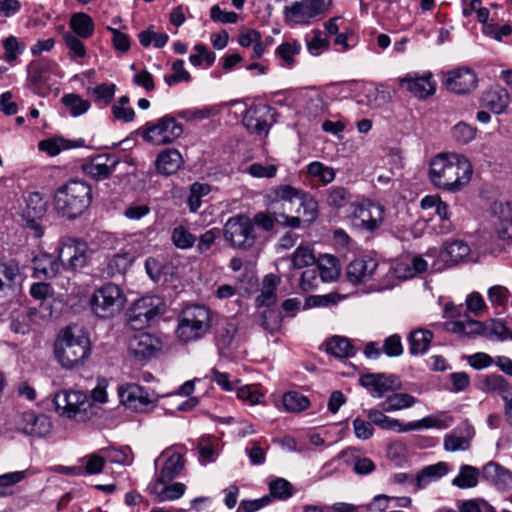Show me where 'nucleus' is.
Returning a JSON list of instances; mask_svg holds the SVG:
<instances>
[{
    "instance_id": "obj_1",
    "label": "nucleus",
    "mask_w": 512,
    "mask_h": 512,
    "mask_svg": "<svg viewBox=\"0 0 512 512\" xmlns=\"http://www.w3.org/2000/svg\"><path fill=\"white\" fill-rule=\"evenodd\" d=\"M472 165L463 155L456 153H439L429 164L428 177L438 189L456 192L471 179Z\"/></svg>"
},
{
    "instance_id": "obj_2",
    "label": "nucleus",
    "mask_w": 512,
    "mask_h": 512,
    "mask_svg": "<svg viewBox=\"0 0 512 512\" xmlns=\"http://www.w3.org/2000/svg\"><path fill=\"white\" fill-rule=\"evenodd\" d=\"M92 201L91 187L79 180L69 181L59 186L53 197L56 212L67 219H75L83 214Z\"/></svg>"
},
{
    "instance_id": "obj_3",
    "label": "nucleus",
    "mask_w": 512,
    "mask_h": 512,
    "mask_svg": "<svg viewBox=\"0 0 512 512\" xmlns=\"http://www.w3.org/2000/svg\"><path fill=\"white\" fill-rule=\"evenodd\" d=\"M216 313L204 305H190L178 316L176 335L184 343L204 338L212 328Z\"/></svg>"
},
{
    "instance_id": "obj_4",
    "label": "nucleus",
    "mask_w": 512,
    "mask_h": 512,
    "mask_svg": "<svg viewBox=\"0 0 512 512\" xmlns=\"http://www.w3.org/2000/svg\"><path fill=\"white\" fill-rule=\"evenodd\" d=\"M89 338L77 328H66L55 343V355L63 368L73 369L90 355Z\"/></svg>"
},
{
    "instance_id": "obj_5",
    "label": "nucleus",
    "mask_w": 512,
    "mask_h": 512,
    "mask_svg": "<svg viewBox=\"0 0 512 512\" xmlns=\"http://www.w3.org/2000/svg\"><path fill=\"white\" fill-rule=\"evenodd\" d=\"M126 297L114 283L96 289L90 299L92 312L99 318H112L124 308Z\"/></svg>"
},
{
    "instance_id": "obj_6",
    "label": "nucleus",
    "mask_w": 512,
    "mask_h": 512,
    "mask_svg": "<svg viewBox=\"0 0 512 512\" xmlns=\"http://www.w3.org/2000/svg\"><path fill=\"white\" fill-rule=\"evenodd\" d=\"M145 142L155 146L173 143L183 134V127L171 115H165L155 121H148L140 128Z\"/></svg>"
},
{
    "instance_id": "obj_7",
    "label": "nucleus",
    "mask_w": 512,
    "mask_h": 512,
    "mask_svg": "<svg viewBox=\"0 0 512 512\" xmlns=\"http://www.w3.org/2000/svg\"><path fill=\"white\" fill-rule=\"evenodd\" d=\"M91 254L88 243L81 238L65 236L59 241L58 259L67 270L77 271L84 268Z\"/></svg>"
},
{
    "instance_id": "obj_8",
    "label": "nucleus",
    "mask_w": 512,
    "mask_h": 512,
    "mask_svg": "<svg viewBox=\"0 0 512 512\" xmlns=\"http://www.w3.org/2000/svg\"><path fill=\"white\" fill-rule=\"evenodd\" d=\"M368 419L376 426L383 430L395 431L398 433L409 432L414 430H423L428 428H446L447 425L443 420L433 416L424 417L417 421L402 423L398 419L386 416L378 409H370L367 412Z\"/></svg>"
},
{
    "instance_id": "obj_9",
    "label": "nucleus",
    "mask_w": 512,
    "mask_h": 512,
    "mask_svg": "<svg viewBox=\"0 0 512 512\" xmlns=\"http://www.w3.org/2000/svg\"><path fill=\"white\" fill-rule=\"evenodd\" d=\"M223 233L231 246L243 250L250 249L256 241L253 222L245 215L229 218L224 225Z\"/></svg>"
},
{
    "instance_id": "obj_10",
    "label": "nucleus",
    "mask_w": 512,
    "mask_h": 512,
    "mask_svg": "<svg viewBox=\"0 0 512 512\" xmlns=\"http://www.w3.org/2000/svg\"><path fill=\"white\" fill-rule=\"evenodd\" d=\"M164 311L165 304L160 297H143L137 300L127 312L128 323L133 329L140 330Z\"/></svg>"
},
{
    "instance_id": "obj_11",
    "label": "nucleus",
    "mask_w": 512,
    "mask_h": 512,
    "mask_svg": "<svg viewBox=\"0 0 512 512\" xmlns=\"http://www.w3.org/2000/svg\"><path fill=\"white\" fill-rule=\"evenodd\" d=\"M120 402L136 412H146L149 406L155 407L158 395L135 383H126L118 387Z\"/></svg>"
},
{
    "instance_id": "obj_12",
    "label": "nucleus",
    "mask_w": 512,
    "mask_h": 512,
    "mask_svg": "<svg viewBox=\"0 0 512 512\" xmlns=\"http://www.w3.org/2000/svg\"><path fill=\"white\" fill-rule=\"evenodd\" d=\"M276 110L267 104L250 106L243 117V125L252 134L267 135L276 123Z\"/></svg>"
},
{
    "instance_id": "obj_13",
    "label": "nucleus",
    "mask_w": 512,
    "mask_h": 512,
    "mask_svg": "<svg viewBox=\"0 0 512 512\" xmlns=\"http://www.w3.org/2000/svg\"><path fill=\"white\" fill-rule=\"evenodd\" d=\"M384 221V207L372 201L358 204L353 211V223L366 231L379 229Z\"/></svg>"
},
{
    "instance_id": "obj_14",
    "label": "nucleus",
    "mask_w": 512,
    "mask_h": 512,
    "mask_svg": "<svg viewBox=\"0 0 512 512\" xmlns=\"http://www.w3.org/2000/svg\"><path fill=\"white\" fill-rule=\"evenodd\" d=\"M119 163L120 159L117 155L103 153L86 160L81 165V169L89 178L102 181L112 175Z\"/></svg>"
},
{
    "instance_id": "obj_15",
    "label": "nucleus",
    "mask_w": 512,
    "mask_h": 512,
    "mask_svg": "<svg viewBox=\"0 0 512 512\" xmlns=\"http://www.w3.org/2000/svg\"><path fill=\"white\" fill-rule=\"evenodd\" d=\"M215 343L221 356H229L234 348L238 323L234 318L215 316Z\"/></svg>"
},
{
    "instance_id": "obj_16",
    "label": "nucleus",
    "mask_w": 512,
    "mask_h": 512,
    "mask_svg": "<svg viewBox=\"0 0 512 512\" xmlns=\"http://www.w3.org/2000/svg\"><path fill=\"white\" fill-rule=\"evenodd\" d=\"M399 84L411 95L420 100L427 99L436 91V83L432 80V74L430 72L424 74L416 72L408 73L403 78L399 79Z\"/></svg>"
},
{
    "instance_id": "obj_17",
    "label": "nucleus",
    "mask_w": 512,
    "mask_h": 512,
    "mask_svg": "<svg viewBox=\"0 0 512 512\" xmlns=\"http://www.w3.org/2000/svg\"><path fill=\"white\" fill-rule=\"evenodd\" d=\"M359 382L360 385L366 388L374 398H381L388 392L400 389V382L391 374H365L360 377Z\"/></svg>"
},
{
    "instance_id": "obj_18",
    "label": "nucleus",
    "mask_w": 512,
    "mask_h": 512,
    "mask_svg": "<svg viewBox=\"0 0 512 512\" xmlns=\"http://www.w3.org/2000/svg\"><path fill=\"white\" fill-rule=\"evenodd\" d=\"M26 206L23 209L22 217L26 221L27 226L35 231L37 237L43 235V228L38 223L47 210V202L39 192L30 193L26 200Z\"/></svg>"
},
{
    "instance_id": "obj_19",
    "label": "nucleus",
    "mask_w": 512,
    "mask_h": 512,
    "mask_svg": "<svg viewBox=\"0 0 512 512\" xmlns=\"http://www.w3.org/2000/svg\"><path fill=\"white\" fill-rule=\"evenodd\" d=\"M54 403L57 411L68 418L75 417L88 404L86 394L81 391H61L55 395Z\"/></svg>"
},
{
    "instance_id": "obj_20",
    "label": "nucleus",
    "mask_w": 512,
    "mask_h": 512,
    "mask_svg": "<svg viewBox=\"0 0 512 512\" xmlns=\"http://www.w3.org/2000/svg\"><path fill=\"white\" fill-rule=\"evenodd\" d=\"M18 429L24 434L42 437L51 430V422L44 414H36L32 411L21 413L16 421Z\"/></svg>"
},
{
    "instance_id": "obj_21",
    "label": "nucleus",
    "mask_w": 512,
    "mask_h": 512,
    "mask_svg": "<svg viewBox=\"0 0 512 512\" xmlns=\"http://www.w3.org/2000/svg\"><path fill=\"white\" fill-rule=\"evenodd\" d=\"M445 86L456 94H466L476 88L477 76L470 68H458L447 73Z\"/></svg>"
},
{
    "instance_id": "obj_22",
    "label": "nucleus",
    "mask_w": 512,
    "mask_h": 512,
    "mask_svg": "<svg viewBox=\"0 0 512 512\" xmlns=\"http://www.w3.org/2000/svg\"><path fill=\"white\" fill-rule=\"evenodd\" d=\"M160 459H164L163 466L161 467L156 480L161 482H170L177 477L184 468L185 461L183 455L172 449H165L159 458L155 460V465L158 464Z\"/></svg>"
},
{
    "instance_id": "obj_23",
    "label": "nucleus",
    "mask_w": 512,
    "mask_h": 512,
    "mask_svg": "<svg viewBox=\"0 0 512 512\" xmlns=\"http://www.w3.org/2000/svg\"><path fill=\"white\" fill-rule=\"evenodd\" d=\"M128 349L136 358H150L160 349V340L149 333L139 332L130 338Z\"/></svg>"
},
{
    "instance_id": "obj_24",
    "label": "nucleus",
    "mask_w": 512,
    "mask_h": 512,
    "mask_svg": "<svg viewBox=\"0 0 512 512\" xmlns=\"http://www.w3.org/2000/svg\"><path fill=\"white\" fill-rule=\"evenodd\" d=\"M482 477L500 491L512 489V472L496 462L484 465Z\"/></svg>"
},
{
    "instance_id": "obj_25",
    "label": "nucleus",
    "mask_w": 512,
    "mask_h": 512,
    "mask_svg": "<svg viewBox=\"0 0 512 512\" xmlns=\"http://www.w3.org/2000/svg\"><path fill=\"white\" fill-rule=\"evenodd\" d=\"M377 266V261L371 257L354 259L347 266V278L351 283L358 284L369 278L376 270Z\"/></svg>"
},
{
    "instance_id": "obj_26",
    "label": "nucleus",
    "mask_w": 512,
    "mask_h": 512,
    "mask_svg": "<svg viewBox=\"0 0 512 512\" xmlns=\"http://www.w3.org/2000/svg\"><path fill=\"white\" fill-rule=\"evenodd\" d=\"M34 276L36 278L51 279L57 276L62 266L59 259L46 253L35 256L32 260Z\"/></svg>"
},
{
    "instance_id": "obj_27",
    "label": "nucleus",
    "mask_w": 512,
    "mask_h": 512,
    "mask_svg": "<svg viewBox=\"0 0 512 512\" xmlns=\"http://www.w3.org/2000/svg\"><path fill=\"white\" fill-rule=\"evenodd\" d=\"M483 105L495 114H502L510 103V95L503 87H496L486 91L482 96Z\"/></svg>"
},
{
    "instance_id": "obj_28",
    "label": "nucleus",
    "mask_w": 512,
    "mask_h": 512,
    "mask_svg": "<svg viewBox=\"0 0 512 512\" xmlns=\"http://www.w3.org/2000/svg\"><path fill=\"white\" fill-rule=\"evenodd\" d=\"M183 164L182 156L177 149H167L156 159V168L163 175L176 173Z\"/></svg>"
},
{
    "instance_id": "obj_29",
    "label": "nucleus",
    "mask_w": 512,
    "mask_h": 512,
    "mask_svg": "<svg viewBox=\"0 0 512 512\" xmlns=\"http://www.w3.org/2000/svg\"><path fill=\"white\" fill-rule=\"evenodd\" d=\"M433 340V333L424 328L411 331L408 335L409 353L413 356L425 354Z\"/></svg>"
},
{
    "instance_id": "obj_30",
    "label": "nucleus",
    "mask_w": 512,
    "mask_h": 512,
    "mask_svg": "<svg viewBox=\"0 0 512 512\" xmlns=\"http://www.w3.org/2000/svg\"><path fill=\"white\" fill-rule=\"evenodd\" d=\"M168 482L156 480L150 486V490L158 497L159 501H173L183 496L186 486L181 482L168 485Z\"/></svg>"
},
{
    "instance_id": "obj_31",
    "label": "nucleus",
    "mask_w": 512,
    "mask_h": 512,
    "mask_svg": "<svg viewBox=\"0 0 512 512\" xmlns=\"http://www.w3.org/2000/svg\"><path fill=\"white\" fill-rule=\"evenodd\" d=\"M39 318V311L36 308H29L26 312L11 319L10 329L17 334H27L38 325Z\"/></svg>"
},
{
    "instance_id": "obj_32",
    "label": "nucleus",
    "mask_w": 512,
    "mask_h": 512,
    "mask_svg": "<svg viewBox=\"0 0 512 512\" xmlns=\"http://www.w3.org/2000/svg\"><path fill=\"white\" fill-rule=\"evenodd\" d=\"M285 20L290 24H308L313 18L307 0L294 2L291 6L284 8Z\"/></svg>"
},
{
    "instance_id": "obj_33",
    "label": "nucleus",
    "mask_w": 512,
    "mask_h": 512,
    "mask_svg": "<svg viewBox=\"0 0 512 512\" xmlns=\"http://www.w3.org/2000/svg\"><path fill=\"white\" fill-rule=\"evenodd\" d=\"M316 269L322 282H332L340 275L338 260L333 255L325 254L320 256L316 263Z\"/></svg>"
},
{
    "instance_id": "obj_34",
    "label": "nucleus",
    "mask_w": 512,
    "mask_h": 512,
    "mask_svg": "<svg viewBox=\"0 0 512 512\" xmlns=\"http://www.w3.org/2000/svg\"><path fill=\"white\" fill-rule=\"evenodd\" d=\"M391 101V94L382 86H368L364 89L363 97L358 100V103L365 104L372 108H378Z\"/></svg>"
},
{
    "instance_id": "obj_35",
    "label": "nucleus",
    "mask_w": 512,
    "mask_h": 512,
    "mask_svg": "<svg viewBox=\"0 0 512 512\" xmlns=\"http://www.w3.org/2000/svg\"><path fill=\"white\" fill-rule=\"evenodd\" d=\"M72 33L76 36L88 39L94 33V22L91 16L84 12L74 13L69 22Z\"/></svg>"
},
{
    "instance_id": "obj_36",
    "label": "nucleus",
    "mask_w": 512,
    "mask_h": 512,
    "mask_svg": "<svg viewBox=\"0 0 512 512\" xmlns=\"http://www.w3.org/2000/svg\"><path fill=\"white\" fill-rule=\"evenodd\" d=\"M448 465L445 462H438L434 465L424 467L416 477L419 489L426 487L431 481H435L448 473Z\"/></svg>"
},
{
    "instance_id": "obj_37",
    "label": "nucleus",
    "mask_w": 512,
    "mask_h": 512,
    "mask_svg": "<svg viewBox=\"0 0 512 512\" xmlns=\"http://www.w3.org/2000/svg\"><path fill=\"white\" fill-rule=\"evenodd\" d=\"M480 471L471 465H461L459 474L452 480V485L460 489L474 488L479 481Z\"/></svg>"
},
{
    "instance_id": "obj_38",
    "label": "nucleus",
    "mask_w": 512,
    "mask_h": 512,
    "mask_svg": "<svg viewBox=\"0 0 512 512\" xmlns=\"http://www.w3.org/2000/svg\"><path fill=\"white\" fill-rule=\"evenodd\" d=\"M416 402L417 399L408 393H393L386 397V399L380 404V407L385 412H394L409 408Z\"/></svg>"
},
{
    "instance_id": "obj_39",
    "label": "nucleus",
    "mask_w": 512,
    "mask_h": 512,
    "mask_svg": "<svg viewBox=\"0 0 512 512\" xmlns=\"http://www.w3.org/2000/svg\"><path fill=\"white\" fill-rule=\"evenodd\" d=\"M269 497L279 501H286L295 494L293 485L285 478H275L268 484Z\"/></svg>"
},
{
    "instance_id": "obj_40",
    "label": "nucleus",
    "mask_w": 512,
    "mask_h": 512,
    "mask_svg": "<svg viewBox=\"0 0 512 512\" xmlns=\"http://www.w3.org/2000/svg\"><path fill=\"white\" fill-rule=\"evenodd\" d=\"M471 438L472 433L470 431L467 432V435H463L455 429L445 435L443 442L444 449L449 452L466 451L470 448Z\"/></svg>"
},
{
    "instance_id": "obj_41",
    "label": "nucleus",
    "mask_w": 512,
    "mask_h": 512,
    "mask_svg": "<svg viewBox=\"0 0 512 512\" xmlns=\"http://www.w3.org/2000/svg\"><path fill=\"white\" fill-rule=\"evenodd\" d=\"M326 351L338 358H349L355 355V350L350 341L341 336H334L326 344Z\"/></svg>"
},
{
    "instance_id": "obj_42",
    "label": "nucleus",
    "mask_w": 512,
    "mask_h": 512,
    "mask_svg": "<svg viewBox=\"0 0 512 512\" xmlns=\"http://www.w3.org/2000/svg\"><path fill=\"white\" fill-rule=\"evenodd\" d=\"M292 265L295 269L309 268L313 266L317 258L312 247L308 244L299 245L291 255Z\"/></svg>"
},
{
    "instance_id": "obj_43",
    "label": "nucleus",
    "mask_w": 512,
    "mask_h": 512,
    "mask_svg": "<svg viewBox=\"0 0 512 512\" xmlns=\"http://www.w3.org/2000/svg\"><path fill=\"white\" fill-rule=\"evenodd\" d=\"M105 461L113 464L130 465L133 462L132 451L128 446L121 448L105 447L101 449Z\"/></svg>"
},
{
    "instance_id": "obj_44",
    "label": "nucleus",
    "mask_w": 512,
    "mask_h": 512,
    "mask_svg": "<svg viewBox=\"0 0 512 512\" xmlns=\"http://www.w3.org/2000/svg\"><path fill=\"white\" fill-rule=\"evenodd\" d=\"M301 51V44L297 40L281 43L275 51L276 56L283 61L286 67H292L295 63L294 57Z\"/></svg>"
},
{
    "instance_id": "obj_45",
    "label": "nucleus",
    "mask_w": 512,
    "mask_h": 512,
    "mask_svg": "<svg viewBox=\"0 0 512 512\" xmlns=\"http://www.w3.org/2000/svg\"><path fill=\"white\" fill-rule=\"evenodd\" d=\"M427 268V261L421 256H415L411 261V266L406 263H399L395 268V272L399 278L407 279L414 277L418 273L425 272Z\"/></svg>"
},
{
    "instance_id": "obj_46",
    "label": "nucleus",
    "mask_w": 512,
    "mask_h": 512,
    "mask_svg": "<svg viewBox=\"0 0 512 512\" xmlns=\"http://www.w3.org/2000/svg\"><path fill=\"white\" fill-rule=\"evenodd\" d=\"M299 203V207L296 212L299 215H302L303 222L310 224L312 223L318 216V203L317 201L308 195H302L297 200Z\"/></svg>"
},
{
    "instance_id": "obj_47",
    "label": "nucleus",
    "mask_w": 512,
    "mask_h": 512,
    "mask_svg": "<svg viewBox=\"0 0 512 512\" xmlns=\"http://www.w3.org/2000/svg\"><path fill=\"white\" fill-rule=\"evenodd\" d=\"M61 102L65 105L73 117L83 115L90 108L89 101L84 100L81 96L74 93L63 95Z\"/></svg>"
},
{
    "instance_id": "obj_48",
    "label": "nucleus",
    "mask_w": 512,
    "mask_h": 512,
    "mask_svg": "<svg viewBox=\"0 0 512 512\" xmlns=\"http://www.w3.org/2000/svg\"><path fill=\"white\" fill-rule=\"evenodd\" d=\"M282 403L286 411L296 413L308 408L309 400L297 391H289L283 395Z\"/></svg>"
},
{
    "instance_id": "obj_49",
    "label": "nucleus",
    "mask_w": 512,
    "mask_h": 512,
    "mask_svg": "<svg viewBox=\"0 0 512 512\" xmlns=\"http://www.w3.org/2000/svg\"><path fill=\"white\" fill-rule=\"evenodd\" d=\"M307 173L313 177L317 178L323 184H329L334 181L336 177L335 169L324 165L322 162L313 161L307 166Z\"/></svg>"
},
{
    "instance_id": "obj_50",
    "label": "nucleus",
    "mask_w": 512,
    "mask_h": 512,
    "mask_svg": "<svg viewBox=\"0 0 512 512\" xmlns=\"http://www.w3.org/2000/svg\"><path fill=\"white\" fill-rule=\"evenodd\" d=\"M130 99L128 96L123 95L112 105L111 112L116 120L123 121L125 123L132 122L135 118V111L128 104Z\"/></svg>"
},
{
    "instance_id": "obj_51",
    "label": "nucleus",
    "mask_w": 512,
    "mask_h": 512,
    "mask_svg": "<svg viewBox=\"0 0 512 512\" xmlns=\"http://www.w3.org/2000/svg\"><path fill=\"white\" fill-rule=\"evenodd\" d=\"M84 475H95L103 472L106 461L101 449L97 453H91L81 459Z\"/></svg>"
},
{
    "instance_id": "obj_52",
    "label": "nucleus",
    "mask_w": 512,
    "mask_h": 512,
    "mask_svg": "<svg viewBox=\"0 0 512 512\" xmlns=\"http://www.w3.org/2000/svg\"><path fill=\"white\" fill-rule=\"evenodd\" d=\"M39 149L49 156H56L63 150L73 147L72 142L63 137H52L39 142Z\"/></svg>"
},
{
    "instance_id": "obj_53",
    "label": "nucleus",
    "mask_w": 512,
    "mask_h": 512,
    "mask_svg": "<svg viewBox=\"0 0 512 512\" xmlns=\"http://www.w3.org/2000/svg\"><path fill=\"white\" fill-rule=\"evenodd\" d=\"M471 249L469 245L462 240H455L446 247L448 261L458 264L470 257Z\"/></svg>"
},
{
    "instance_id": "obj_54",
    "label": "nucleus",
    "mask_w": 512,
    "mask_h": 512,
    "mask_svg": "<svg viewBox=\"0 0 512 512\" xmlns=\"http://www.w3.org/2000/svg\"><path fill=\"white\" fill-rule=\"evenodd\" d=\"M477 129L465 122H459L451 129V136L458 144L471 142L476 136Z\"/></svg>"
},
{
    "instance_id": "obj_55",
    "label": "nucleus",
    "mask_w": 512,
    "mask_h": 512,
    "mask_svg": "<svg viewBox=\"0 0 512 512\" xmlns=\"http://www.w3.org/2000/svg\"><path fill=\"white\" fill-rule=\"evenodd\" d=\"M3 48V59L9 64H13L25 50V44L19 42L15 36H9L3 41Z\"/></svg>"
},
{
    "instance_id": "obj_56",
    "label": "nucleus",
    "mask_w": 512,
    "mask_h": 512,
    "mask_svg": "<svg viewBox=\"0 0 512 512\" xmlns=\"http://www.w3.org/2000/svg\"><path fill=\"white\" fill-rule=\"evenodd\" d=\"M171 239L173 244L179 249H189L193 247L196 237L184 226L175 227L172 231Z\"/></svg>"
},
{
    "instance_id": "obj_57",
    "label": "nucleus",
    "mask_w": 512,
    "mask_h": 512,
    "mask_svg": "<svg viewBox=\"0 0 512 512\" xmlns=\"http://www.w3.org/2000/svg\"><path fill=\"white\" fill-rule=\"evenodd\" d=\"M251 221L253 222V225H257L266 232L272 231L275 225L281 222L279 213L275 210L258 212L254 215L253 220Z\"/></svg>"
},
{
    "instance_id": "obj_58",
    "label": "nucleus",
    "mask_w": 512,
    "mask_h": 512,
    "mask_svg": "<svg viewBox=\"0 0 512 512\" xmlns=\"http://www.w3.org/2000/svg\"><path fill=\"white\" fill-rule=\"evenodd\" d=\"M116 85L114 83H102L90 90V95L97 103L108 105L114 98Z\"/></svg>"
},
{
    "instance_id": "obj_59",
    "label": "nucleus",
    "mask_w": 512,
    "mask_h": 512,
    "mask_svg": "<svg viewBox=\"0 0 512 512\" xmlns=\"http://www.w3.org/2000/svg\"><path fill=\"white\" fill-rule=\"evenodd\" d=\"M349 199L350 194L344 187H332L327 191L326 202L333 208L340 209L344 207Z\"/></svg>"
},
{
    "instance_id": "obj_60",
    "label": "nucleus",
    "mask_w": 512,
    "mask_h": 512,
    "mask_svg": "<svg viewBox=\"0 0 512 512\" xmlns=\"http://www.w3.org/2000/svg\"><path fill=\"white\" fill-rule=\"evenodd\" d=\"M510 385L507 380L501 375H489L484 380V389L489 393H497L502 397L509 390Z\"/></svg>"
},
{
    "instance_id": "obj_61",
    "label": "nucleus",
    "mask_w": 512,
    "mask_h": 512,
    "mask_svg": "<svg viewBox=\"0 0 512 512\" xmlns=\"http://www.w3.org/2000/svg\"><path fill=\"white\" fill-rule=\"evenodd\" d=\"M79 38L72 32H66L63 35L64 43L69 49V56L71 58H82L86 55L85 45Z\"/></svg>"
},
{
    "instance_id": "obj_62",
    "label": "nucleus",
    "mask_w": 512,
    "mask_h": 512,
    "mask_svg": "<svg viewBox=\"0 0 512 512\" xmlns=\"http://www.w3.org/2000/svg\"><path fill=\"white\" fill-rule=\"evenodd\" d=\"M488 300L496 308H505L509 299V291L506 287L495 285L488 289Z\"/></svg>"
},
{
    "instance_id": "obj_63",
    "label": "nucleus",
    "mask_w": 512,
    "mask_h": 512,
    "mask_svg": "<svg viewBox=\"0 0 512 512\" xmlns=\"http://www.w3.org/2000/svg\"><path fill=\"white\" fill-rule=\"evenodd\" d=\"M28 80L34 84L39 85L47 82L49 78L48 67L43 63H31L28 66Z\"/></svg>"
},
{
    "instance_id": "obj_64",
    "label": "nucleus",
    "mask_w": 512,
    "mask_h": 512,
    "mask_svg": "<svg viewBox=\"0 0 512 512\" xmlns=\"http://www.w3.org/2000/svg\"><path fill=\"white\" fill-rule=\"evenodd\" d=\"M503 216L499 219L496 232L500 239H512V211L507 207V213L502 210Z\"/></svg>"
}]
</instances>
